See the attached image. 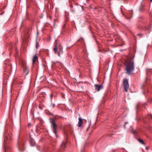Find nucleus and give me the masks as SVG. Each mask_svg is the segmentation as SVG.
<instances>
[{
  "instance_id": "obj_1",
  "label": "nucleus",
  "mask_w": 152,
  "mask_h": 152,
  "mask_svg": "<svg viewBox=\"0 0 152 152\" xmlns=\"http://www.w3.org/2000/svg\"><path fill=\"white\" fill-rule=\"evenodd\" d=\"M126 73L128 75H130L134 70V63L133 58H131L126 61Z\"/></svg>"
},
{
  "instance_id": "obj_2",
  "label": "nucleus",
  "mask_w": 152,
  "mask_h": 152,
  "mask_svg": "<svg viewBox=\"0 0 152 152\" xmlns=\"http://www.w3.org/2000/svg\"><path fill=\"white\" fill-rule=\"evenodd\" d=\"M51 126L53 129V131L54 133L56 135V130L58 126L53 120L52 119L50 121Z\"/></svg>"
},
{
  "instance_id": "obj_3",
  "label": "nucleus",
  "mask_w": 152,
  "mask_h": 152,
  "mask_svg": "<svg viewBox=\"0 0 152 152\" xmlns=\"http://www.w3.org/2000/svg\"><path fill=\"white\" fill-rule=\"evenodd\" d=\"M123 86L125 91L126 92H127L129 88V84L127 79H125L124 80Z\"/></svg>"
},
{
  "instance_id": "obj_4",
  "label": "nucleus",
  "mask_w": 152,
  "mask_h": 152,
  "mask_svg": "<svg viewBox=\"0 0 152 152\" xmlns=\"http://www.w3.org/2000/svg\"><path fill=\"white\" fill-rule=\"evenodd\" d=\"M57 41L56 40H55V47L54 48V51L55 52V53L56 54H57L58 55L60 56V53L59 51H58V48H57Z\"/></svg>"
},
{
  "instance_id": "obj_5",
  "label": "nucleus",
  "mask_w": 152,
  "mask_h": 152,
  "mask_svg": "<svg viewBox=\"0 0 152 152\" xmlns=\"http://www.w3.org/2000/svg\"><path fill=\"white\" fill-rule=\"evenodd\" d=\"M94 86L95 87V90L97 91H99L101 89L103 88L102 85L98 84H95Z\"/></svg>"
},
{
  "instance_id": "obj_6",
  "label": "nucleus",
  "mask_w": 152,
  "mask_h": 152,
  "mask_svg": "<svg viewBox=\"0 0 152 152\" xmlns=\"http://www.w3.org/2000/svg\"><path fill=\"white\" fill-rule=\"evenodd\" d=\"M23 72L26 73V75H27L29 72L28 67L26 66H23Z\"/></svg>"
},
{
  "instance_id": "obj_7",
  "label": "nucleus",
  "mask_w": 152,
  "mask_h": 152,
  "mask_svg": "<svg viewBox=\"0 0 152 152\" xmlns=\"http://www.w3.org/2000/svg\"><path fill=\"white\" fill-rule=\"evenodd\" d=\"M133 15L132 12H130L127 13L126 18H132Z\"/></svg>"
},
{
  "instance_id": "obj_8",
  "label": "nucleus",
  "mask_w": 152,
  "mask_h": 152,
  "mask_svg": "<svg viewBox=\"0 0 152 152\" xmlns=\"http://www.w3.org/2000/svg\"><path fill=\"white\" fill-rule=\"evenodd\" d=\"M78 120L79 121L78 122V127H81L82 126L83 123L82 120L81 118H78Z\"/></svg>"
},
{
  "instance_id": "obj_9",
  "label": "nucleus",
  "mask_w": 152,
  "mask_h": 152,
  "mask_svg": "<svg viewBox=\"0 0 152 152\" xmlns=\"http://www.w3.org/2000/svg\"><path fill=\"white\" fill-rule=\"evenodd\" d=\"M38 59V57L36 56L35 55L33 58V64H34L36 61Z\"/></svg>"
},
{
  "instance_id": "obj_10",
  "label": "nucleus",
  "mask_w": 152,
  "mask_h": 152,
  "mask_svg": "<svg viewBox=\"0 0 152 152\" xmlns=\"http://www.w3.org/2000/svg\"><path fill=\"white\" fill-rule=\"evenodd\" d=\"M58 48L59 49V51L60 53H62L63 52L62 47L61 44H60L59 45Z\"/></svg>"
},
{
  "instance_id": "obj_11",
  "label": "nucleus",
  "mask_w": 152,
  "mask_h": 152,
  "mask_svg": "<svg viewBox=\"0 0 152 152\" xmlns=\"http://www.w3.org/2000/svg\"><path fill=\"white\" fill-rule=\"evenodd\" d=\"M35 144V142L34 140L31 139L30 141V144L32 146H34Z\"/></svg>"
},
{
  "instance_id": "obj_12",
  "label": "nucleus",
  "mask_w": 152,
  "mask_h": 152,
  "mask_svg": "<svg viewBox=\"0 0 152 152\" xmlns=\"http://www.w3.org/2000/svg\"><path fill=\"white\" fill-rule=\"evenodd\" d=\"M138 140L140 143L143 145H145V143H144V142L142 140L140 139H138Z\"/></svg>"
},
{
  "instance_id": "obj_13",
  "label": "nucleus",
  "mask_w": 152,
  "mask_h": 152,
  "mask_svg": "<svg viewBox=\"0 0 152 152\" xmlns=\"http://www.w3.org/2000/svg\"><path fill=\"white\" fill-rule=\"evenodd\" d=\"M151 29V28L150 27H149H149L148 28H145V30H147L148 32L150 31Z\"/></svg>"
},
{
  "instance_id": "obj_14",
  "label": "nucleus",
  "mask_w": 152,
  "mask_h": 152,
  "mask_svg": "<svg viewBox=\"0 0 152 152\" xmlns=\"http://www.w3.org/2000/svg\"><path fill=\"white\" fill-rule=\"evenodd\" d=\"M131 132L133 134H136V132L133 129L132 130Z\"/></svg>"
},
{
  "instance_id": "obj_15",
  "label": "nucleus",
  "mask_w": 152,
  "mask_h": 152,
  "mask_svg": "<svg viewBox=\"0 0 152 152\" xmlns=\"http://www.w3.org/2000/svg\"><path fill=\"white\" fill-rule=\"evenodd\" d=\"M65 144V142H63V143H62V144H61V147H63L64 146V147Z\"/></svg>"
},
{
  "instance_id": "obj_16",
  "label": "nucleus",
  "mask_w": 152,
  "mask_h": 152,
  "mask_svg": "<svg viewBox=\"0 0 152 152\" xmlns=\"http://www.w3.org/2000/svg\"><path fill=\"white\" fill-rule=\"evenodd\" d=\"M150 118L152 119V115H150Z\"/></svg>"
},
{
  "instance_id": "obj_17",
  "label": "nucleus",
  "mask_w": 152,
  "mask_h": 152,
  "mask_svg": "<svg viewBox=\"0 0 152 152\" xmlns=\"http://www.w3.org/2000/svg\"><path fill=\"white\" fill-rule=\"evenodd\" d=\"M127 123H127H125V124H124V127H125V125H126V124Z\"/></svg>"
},
{
  "instance_id": "obj_18",
  "label": "nucleus",
  "mask_w": 152,
  "mask_h": 152,
  "mask_svg": "<svg viewBox=\"0 0 152 152\" xmlns=\"http://www.w3.org/2000/svg\"><path fill=\"white\" fill-rule=\"evenodd\" d=\"M141 35V34H137V35L138 36H140V35Z\"/></svg>"
},
{
  "instance_id": "obj_19",
  "label": "nucleus",
  "mask_w": 152,
  "mask_h": 152,
  "mask_svg": "<svg viewBox=\"0 0 152 152\" xmlns=\"http://www.w3.org/2000/svg\"><path fill=\"white\" fill-rule=\"evenodd\" d=\"M38 45H37V48H38Z\"/></svg>"
},
{
  "instance_id": "obj_20",
  "label": "nucleus",
  "mask_w": 152,
  "mask_h": 152,
  "mask_svg": "<svg viewBox=\"0 0 152 152\" xmlns=\"http://www.w3.org/2000/svg\"><path fill=\"white\" fill-rule=\"evenodd\" d=\"M6 151V148H5V149H4V151Z\"/></svg>"
},
{
  "instance_id": "obj_21",
  "label": "nucleus",
  "mask_w": 152,
  "mask_h": 152,
  "mask_svg": "<svg viewBox=\"0 0 152 152\" xmlns=\"http://www.w3.org/2000/svg\"><path fill=\"white\" fill-rule=\"evenodd\" d=\"M88 128H87V129H86V130H87V131L88 130Z\"/></svg>"
},
{
  "instance_id": "obj_22",
  "label": "nucleus",
  "mask_w": 152,
  "mask_h": 152,
  "mask_svg": "<svg viewBox=\"0 0 152 152\" xmlns=\"http://www.w3.org/2000/svg\"><path fill=\"white\" fill-rule=\"evenodd\" d=\"M150 1H151V2H152V0H150Z\"/></svg>"
},
{
  "instance_id": "obj_23",
  "label": "nucleus",
  "mask_w": 152,
  "mask_h": 152,
  "mask_svg": "<svg viewBox=\"0 0 152 152\" xmlns=\"http://www.w3.org/2000/svg\"><path fill=\"white\" fill-rule=\"evenodd\" d=\"M79 41V39L78 40L77 42H78Z\"/></svg>"
}]
</instances>
